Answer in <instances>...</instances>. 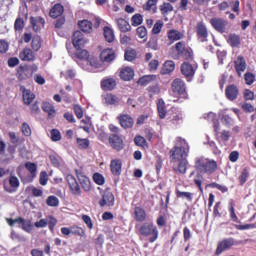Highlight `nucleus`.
Segmentation results:
<instances>
[{"label": "nucleus", "mask_w": 256, "mask_h": 256, "mask_svg": "<svg viewBox=\"0 0 256 256\" xmlns=\"http://www.w3.org/2000/svg\"><path fill=\"white\" fill-rule=\"evenodd\" d=\"M74 56L80 61H89V51L83 48H76Z\"/></svg>", "instance_id": "c9c22d12"}, {"label": "nucleus", "mask_w": 256, "mask_h": 256, "mask_svg": "<svg viewBox=\"0 0 256 256\" xmlns=\"http://www.w3.org/2000/svg\"><path fill=\"white\" fill-rule=\"evenodd\" d=\"M176 197L178 199H187V201H193V193L191 192H181L180 190H176Z\"/></svg>", "instance_id": "864d4df0"}, {"label": "nucleus", "mask_w": 256, "mask_h": 256, "mask_svg": "<svg viewBox=\"0 0 256 256\" xmlns=\"http://www.w3.org/2000/svg\"><path fill=\"white\" fill-rule=\"evenodd\" d=\"M60 77L66 79V80L75 79V70L69 69L66 71H62L60 73Z\"/></svg>", "instance_id": "bf43d9fd"}, {"label": "nucleus", "mask_w": 256, "mask_h": 256, "mask_svg": "<svg viewBox=\"0 0 256 256\" xmlns=\"http://www.w3.org/2000/svg\"><path fill=\"white\" fill-rule=\"evenodd\" d=\"M57 218L53 217L52 215H49L46 219H40L39 221H36L34 223V227H36V229H45V227H47L48 225V229L49 231H51L52 233H55V227L57 226Z\"/></svg>", "instance_id": "0eeeda50"}, {"label": "nucleus", "mask_w": 256, "mask_h": 256, "mask_svg": "<svg viewBox=\"0 0 256 256\" xmlns=\"http://www.w3.org/2000/svg\"><path fill=\"white\" fill-rule=\"evenodd\" d=\"M134 219L137 223H145L147 221V212L141 206L134 207Z\"/></svg>", "instance_id": "4be33fe9"}, {"label": "nucleus", "mask_w": 256, "mask_h": 256, "mask_svg": "<svg viewBox=\"0 0 256 256\" xmlns=\"http://www.w3.org/2000/svg\"><path fill=\"white\" fill-rule=\"evenodd\" d=\"M162 29H163V21L162 20L156 21V23L154 24V26L152 28L153 35H159V33H161Z\"/></svg>", "instance_id": "e2e57ef3"}, {"label": "nucleus", "mask_w": 256, "mask_h": 256, "mask_svg": "<svg viewBox=\"0 0 256 256\" xmlns=\"http://www.w3.org/2000/svg\"><path fill=\"white\" fill-rule=\"evenodd\" d=\"M184 37L185 35L177 29H171L167 32V38L170 41V45H173V43L177 41H181Z\"/></svg>", "instance_id": "5701e85b"}, {"label": "nucleus", "mask_w": 256, "mask_h": 256, "mask_svg": "<svg viewBox=\"0 0 256 256\" xmlns=\"http://www.w3.org/2000/svg\"><path fill=\"white\" fill-rule=\"evenodd\" d=\"M225 96L228 101H235L239 97V87L235 84H230L225 89Z\"/></svg>", "instance_id": "6ab92c4d"}, {"label": "nucleus", "mask_w": 256, "mask_h": 256, "mask_svg": "<svg viewBox=\"0 0 256 256\" xmlns=\"http://www.w3.org/2000/svg\"><path fill=\"white\" fill-rule=\"evenodd\" d=\"M122 168H123V161H121V159L111 160L110 171L112 175H114L115 177H119V175H121Z\"/></svg>", "instance_id": "412c9836"}, {"label": "nucleus", "mask_w": 256, "mask_h": 256, "mask_svg": "<svg viewBox=\"0 0 256 256\" xmlns=\"http://www.w3.org/2000/svg\"><path fill=\"white\" fill-rule=\"evenodd\" d=\"M207 187H212V189H218V191H221V193H227V191H229V188L216 182L207 184Z\"/></svg>", "instance_id": "052dcab7"}, {"label": "nucleus", "mask_w": 256, "mask_h": 256, "mask_svg": "<svg viewBox=\"0 0 256 256\" xmlns=\"http://www.w3.org/2000/svg\"><path fill=\"white\" fill-rule=\"evenodd\" d=\"M66 181L68 183L71 194L74 195V197H81V186L79 185V182H77L75 176L68 174L66 176Z\"/></svg>", "instance_id": "9b49d317"}, {"label": "nucleus", "mask_w": 256, "mask_h": 256, "mask_svg": "<svg viewBox=\"0 0 256 256\" xmlns=\"http://www.w3.org/2000/svg\"><path fill=\"white\" fill-rule=\"evenodd\" d=\"M100 59L103 63H111V61H115V50L111 48L104 49L100 54Z\"/></svg>", "instance_id": "393cba45"}, {"label": "nucleus", "mask_w": 256, "mask_h": 256, "mask_svg": "<svg viewBox=\"0 0 256 256\" xmlns=\"http://www.w3.org/2000/svg\"><path fill=\"white\" fill-rule=\"evenodd\" d=\"M104 39L107 41V43H113L115 41V32L111 27L105 26L104 29Z\"/></svg>", "instance_id": "e433bc0d"}, {"label": "nucleus", "mask_w": 256, "mask_h": 256, "mask_svg": "<svg viewBox=\"0 0 256 256\" xmlns=\"http://www.w3.org/2000/svg\"><path fill=\"white\" fill-rule=\"evenodd\" d=\"M19 224L22 225L23 231L26 233H31L33 231V224L31 220H27L25 218L19 217Z\"/></svg>", "instance_id": "4c0bfd02"}, {"label": "nucleus", "mask_w": 256, "mask_h": 256, "mask_svg": "<svg viewBox=\"0 0 256 256\" xmlns=\"http://www.w3.org/2000/svg\"><path fill=\"white\" fill-rule=\"evenodd\" d=\"M135 77V71L132 68L126 67L120 71V79L122 81H131Z\"/></svg>", "instance_id": "473e14b6"}, {"label": "nucleus", "mask_w": 256, "mask_h": 256, "mask_svg": "<svg viewBox=\"0 0 256 256\" xmlns=\"http://www.w3.org/2000/svg\"><path fill=\"white\" fill-rule=\"evenodd\" d=\"M187 153H189V146H175L170 150L171 162L175 163L177 161H184L185 157H187Z\"/></svg>", "instance_id": "423d86ee"}, {"label": "nucleus", "mask_w": 256, "mask_h": 256, "mask_svg": "<svg viewBox=\"0 0 256 256\" xmlns=\"http://www.w3.org/2000/svg\"><path fill=\"white\" fill-rule=\"evenodd\" d=\"M46 205H48V207H59V198L55 195L48 196L46 199Z\"/></svg>", "instance_id": "5fc2aeb1"}, {"label": "nucleus", "mask_w": 256, "mask_h": 256, "mask_svg": "<svg viewBox=\"0 0 256 256\" xmlns=\"http://www.w3.org/2000/svg\"><path fill=\"white\" fill-rule=\"evenodd\" d=\"M30 23L36 33L41 31V27H45V19L42 17H30Z\"/></svg>", "instance_id": "7c9ffc66"}, {"label": "nucleus", "mask_w": 256, "mask_h": 256, "mask_svg": "<svg viewBox=\"0 0 256 256\" xmlns=\"http://www.w3.org/2000/svg\"><path fill=\"white\" fill-rule=\"evenodd\" d=\"M159 0H147V2L143 5L144 11H152L153 13H157V3Z\"/></svg>", "instance_id": "ea45409f"}, {"label": "nucleus", "mask_w": 256, "mask_h": 256, "mask_svg": "<svg viewBox=\"0 0 256 256\" xmlns=\"http://www.w3.org/2000/svg\"><path fill=\"white\" fill-rule=\"evenodd\" d=\"M157 79V75H146L141 77L138 80L139 85H149V83H151V81H155Z\"/></svg>", "instance_id": "09e8293b"}, {"label": "nucleus", "mask_w": 256, "mask_h": 256, "mask_svg": "<svg viewBox=\"0 0 256 256\" xmlns=\"http://www.w3.org/2000/svg\"><path fill=\"white\" fill-rule=\"evenodd\" d=\"M196 37L200 43H206L209 39V30L207 29V25L204 24L203 21H200L196 24Z\"/></svg>", "instance_id": "1a4fd4ad"}, {"label": "nucleus", "mask_w": 256, "mask_h": 256, "mask_svg": "<svg viewBox=\"0 0 256 256\" xmlns=\"http://www.w3.org/2000/svg\"><path fill=\"white\" fill-rule=\"evenodd\" d=\"M249 175H250L249 167L243 168V170L241 171V174L238 177L239 185L241 187H243V185H245V183H247V179H249Z\"/></svg>", "instance_id": "58836bf2"}, {"label": "nucleus", "mask_w": 256, "mask_h": 256, "mask_svg": "<svg viewBox=\"0 0 256 256\" xmlns=\"http://www.w3.org/2000/svg\"><path fill=\"white\" fill-rule=\"evenodd\" d=\"M9 186H7L6 184H4V189L7 193H15V191H17V189H19V178H17V176H10L9 177Z\"/></svg>", "instance_id": "a878e982"}, {"label": "nucleus", "mask_w": 256, "mask_h": 256, "mask_svg": "<svg viewBox=\"0 0 256 256\" xmlns=\"http://www.w3.org/2000/svg\"><path fill=\"white\" fill-rule=\"evenodd\" d=\"M117 27L121 33H129L131 31V24L124 18L116 19Z\"/></svg>", "instance_id": "2f4dec72"}, {"label": "nucleus", "mask_w": 256, "mask_h": 256, "mask_svg": "<svg viewBox=\"0 0 256 256\" xmlns=\"http://www.w3.org/2000/svg\"><path fill=\"white\" fill-rule=\"evenodd\" d=\"M143 23V15L135 14L131 17V25L132 27H139Z\"/></svg>", "instance_id": "4d7b16f0"}, {"label": "nucleus", "mask_w": 256, "mask_h": 256, "mask_svg": "<svg viewBox=\"0 0 256 256\" xmlns=\"http://www.w3.org/2000/svg\"><path fill=\"white\" fill-rule=\"evenodd\" d=\"M180 71L187 81H191L197 73V64L184 62L180 66Z\"/></svg>", "instance_id": "6e6552de"}, {"label": "nucleus", "mask_w": 256, "mask_h": 256, "mask_svg": "<svg viewBox=\"0 0 256 256\" xmlns=\"http://www.w3.org/2000/svg\"><path fill=\"white\" fill-rule=\"evenodd\" d=\"M175 71V62L167 60L161 70L162 75H171Z\"/></svg>", "instance_id": "72a5a7b5"}, {"label": "nucleus", "mask_w": 256, "mask_h": 256, "mask_svg": "<svg viewBox=\"0 0 256 256\" xmlns=\"http://www.w3.org/2000/svg\"><path fill=\"white\" fill-rule=\"evenodd\" d=\"M72 45L75 49H83L87 45V39L83 36V32L77 30L73 33Z\"/></svg>", "instance_id": "dca6fc26"}, {"label": "nucleus", "mask_w": 256, "mask_h": 256, "mask_svg": "<svg viewBox=\"0 0 256 256\" xmlns=\"http://www.w3.org/2000/svg\"><path fill=\"white\" fill-rule=\"evenodd\" d=\"M19 57L21 61H28V62L35 61L36 59L35 52L31 48H24L20 52Z\"/></svg>", "instance_id": "bb28decb"}, {"label": "nucleus", "mask_w": 256, "mask_h": 256, "mask_svg": "<svg viewBox=\"0 0 256 256\" xmlns=\"http://www.w3.org/2000/svg\"><path fill=\"white\" fill-rule=\"evenodd\" d=\"M93 181L96 185H105V177L100 173H95L93 175Z\"/></svg>", "instance_id": "69168bd1"}, {"label": "nucleus", "mask_w": 256, "mask_h": 256, "mask_svg": "<svg viewBox=\"0 0 256 256\" xmlns=\"http://www.w3.org/2000/svg\"><path fill=\"white\" fill-rule=\"evenodd\" d=\"M234 68L239 77H241V73L245 72V69H247V62L245 61V57L238 56L237 60L234 61Z\"/></svg>", "instance_id": "b1692460"}, {"label": "nucleus", "mask_w": 256, "mask_h": 256, "mask_svg": "<svg viewBox=\"0 0 256 256\" xmlns=\"http://www.w3.org/2000/svg\"><path fill=\"white\" fill-rule=\"evenodd\" d=\"M157 109L160 119H165L167 115V110L165 109V101H163V99L158 100Z\"/></svg>", "instance_id": "de8ad7c7"}, {"label": "nucleus", "mask_w": 256, "mask_h": 256, "mask_svg": "<svg viewBox=\"0 0 256 256\" xmlns=\"http://www.w3.org/2000/svg\"><path fill=\"white\" fill-rule=\"evenodd\" d=\"M60 231L62 235H64V237H69V235H77L78 237H85V229L77 225H73L70 227H62Z\"/></svg>", "instance_id": "ddd939ff"}, {"label": "nucleus", "mask_w": 256, "mask_h": 256, "mask_svg": "<svg viewBox=\"0 0 256 256\" xmlns=\"http://www.w3.org/2000/svg\"><path fill=\"white\" fill-rule=\"evenodd\" d=\"M171 89L174 95H178L181 99H189L187 94V85L181 78H175L171 84Z\"/></svg>", "instance_id": "20e7f679"}, {"label": "nucleus", "mask_w": 256, "mask_h": 256, "mask_svg": "<svg viewBox=\"0 0 256 256\" xmlns=\"http://www.w3.org/2000/svg\"><path fill=\"white\" fill-rule=\"evenodd\" d=\"M173 171L185 175L187 173V160H180L178 167L173 166Z\"/></svg>", "instance_id": "c03bdc74"}, {"label": "nucleus", "mask_w": 256, "mask_h": 256, "mask_svg": "<svg viewBox=\"0 0 256 256\" xmlns=\"http://www.w3.org/2000/svg\"><path fill=\"white\" fill-rule=\"evenodd\" d=\"M117 121L122 129H132L133 125H135V120L129 114H120L117 117Z\"/></svg>", "instance_id": "f3484780"}, {"label": "nucleus", "mask_w": 256, "mask_h": 256, "mask_svg": "<svg viewBox=\"0 0 256 256\" xmlns=\"http://www.w3.org/2000/svg\"><path fill=\"white\" fill-rule=\"evenodd\" d=\"M20 91L22 92V99L24 105H31L33 101H35V95L31 90L25 88V86H20Z\"/></svg>", "instance_id": "aec40b11"}, {"label": "nucleus", "mask_w": 256, "mask_h": 256, "mask_svg": "<svg viewBox=\"0 0 256 256\" xmlns=\"http://www.w3.org/2000/svg\"><path fill=\"white\" fill-rule=\"evenodd\" d=\"M228 43L232 47H239L241 45V36L233 33L228 36Z\"/></svg>", "instance_id": "79ce46f5"}, {"label": "nucleus", "mask_w": 256, "mask_h": 256, "mask_svg": "<svg viewBox=\"0 0 256 256\" xmlns=\"http://www.w3.org/2000/svg\"><path fill=\"white\" fill-rule=\"evenodd\" d=\"M173 49H175L178 57H182L186 61H193V49L185 43V41L177 42Z\"/></svg>", "instance_id": "7ed1b4c3"}, {"label": "nucleus", "mask_w": 256, "mask_h": 256, "mask_svg": "<svg viewBox=\"0 0 256 256\" xmlns=\"http://www.w3.org/2000/svg\"><path fill=\"white\" fill-rule=\"evenodd\" d=\"M136 35L139 37V39L147 41V28L145 26H139L136 29Z\"/></svg>", "instance_id": "13d9d810"}, {"label": "nucleus", "mask_w": 256, "mask_h": 256, "mask_svg": "<svg viewBox=\"0 0 256 256\" xmlns=\"http://www.w3.org/2000/svg\"><path fill=\"white\" fill-rule=\"evenodd\" d=\"M9 51V42L6 40H0V54L5 55Z\"/></svg>", "instance_id": "338daca9"}, {"label": "nucleus", "mask_w": 256, "mask_h": 256, "mask_svg": "<svg viewBox=\"0 0 256 256\" xmlns=\"http://www.w3.org/2000/svg\"><path fill=\"white\" fill-rule=\"evenodd\" d=\"M65 12V8L60 4H55L49 12V15L52 19H57V17H61L63 13Z\"/></svg>", "instance_id": "c756f323"}, {"label": "nucleus", "mask_w": 256, "mask_h": 256, "mask_svg": "<svg viewBox=\"0 0 256 256\" xmlns=\"http://www.w3.org/2000/svg\"><path fill=\"white\" fill-rule=\"evenodd\" d=\"M78 181L83 191H85L86 193H89V191H91L92 187H91V180L89 179V177L79 174Z\"/></svg>", "instance_id": "cd10ccee"}, {"label": "nucleus", "mask_w": 256, "mask_h": 256, "mask_svg": "<svg viewBox=\"0 0 256 256\" xmlns=\"http://www.w3.org/2000/svg\"><path fill=\"white\" fill-rule=\"evenodd\" d=\"M160 11L162 15H169L173 11V5L169 2H164L160 5Z\"/></svg>", "instance_id": "603ef678"}, {"label": "nucleus", "mask_w": 256, "mask_h": 256, "mask_svg": "<svg viewBox=\"0 0 256 256\" xmlns=\"http://www.w3.org/2000/svg\"><path fill=\"white\" fill-rule=\"evenodd\" d=\"M37 65H20L17 69V79L18 81H27V79H31L33 77V73L37 71Z\"/></svg>", "instance_id": "39448f33"}, {"label": "nucleus", "mask_w": 256, "mask_h": 256, "mask_svg": "<svg viewBox=\"0 0 256 256\" xmlns=\"http://www.w3.org/2000/svg\"><path fill=\"white\" fill-rule=\"evenodd\" d=\"M25 167L31 173L32 177H35L37 173V164L33 162H26Z\"/></svg>", "instance_id": "680f3d73"}, {"label": "nucleus", "mask_w": 256, "mask_h": 256, "mask_svg": "<svg viewBox=\"0 0 256 256\" xmlns=\"http://www.w3.org/2000/svg\"><path fill=\"white\" fill-rule=\"evenodd\" d=\"M235 245V238H226L220 241L217 245L215 255L219 256L221 253H224V251H228V249H231Z\"/></svg>", "instance_id": "2eb2a0df"}, {"label": "nucleus", "mask_w": 256, "mask_h": 256, "mask_svg": "<svg viewBox=\"0 0 256 256\" xmlns=\"http://www.w3.org/2000/svg\"><path fill=\"white\" fill-rule=\"evenodd\" d=\"M42 111L47 113L48 119H54L55 115H57V111L55 110V106L49 102L42 103Z\"/></svg>", "instance_id": "c85d7f7f"}, {"label": "nucleus", "mask_w": 256, "mask_h": 256, "mask_svg": "<svg viewBox=\"0 0 256 256\" xmlns=\"http://www.w3.org/2000/svg\"><path fill=\"white\" fill-rule=\"evenodd\" d=\"M108 142L114 151H123V149H125V142L119 134H111L108 138Z\"/></svg>", "instance_id": "f8f14e48"}, {"label": "nucleus", "mask_w": 256, "mask_h": 256, "mask_svg": "<svg viewBox=\"0 0 256 256\" xmlns=\"http://www.w3.org/2000/svg\"><path fill=\"white\" fill-rule=\"evenodd\" d=\"M98 204L100 207H113L115 205V195L109 189L104 190Z\"/></svg>", "instance_id": "9d476101"}, {"label": "nucleus", "mask_w": 256, "mask_h": 256, "mask_svg": "<svg viewBox=\"0 0 256 256\" xmlns=\"http://www.w3.org/2000/svg\"><path fill=\"white\" fill-rule=\"evenodd\" d=\"M229 22L223 18L214 17L210 19V25L217 31L218 33H225L227 31V25Z\"/></svg>", "instance_id": "4468645a"}, {"label": "nucleus", "mask_w": 256, "mask_h": 256, "mask_svg": "<svg viewBox=\"0 0 256 256\" xmlns=\"http://www.w3.org/2000/svg\"><path fill=\"white\" fill-rule=\"evenodd\" d=\"M124 59L126 61H135L137 59V51L135 49H128L125 51Z\"/></svg>", "instance_id": "8fccbe9b"}, {"label": "nucleus", "mask_w": 256, "mask_h": 256, "mask_svg": "<svg viewBox=\"0 0 256 256\" xmlns=\"http://www.w3.org/2000/svg\"><path fill=\"white\" fill-rule=\"evenodd\" d=\"M25 28V21L23 18H17L14 23V29L15 31H23Z\"/></svg>", "instance_id": "0e129e2a"}, {"label": "nucleus", "mask_w": 256, "mask_h": 256, "mask_svg": "<svg viewBox=\"0 0 256 256\" xmlns=\"http://www.w3.org/2000/svg\"><path fill=\"white\" fill-rule=\"evenodd\" d=\"M194 167L197 171V175L194 178V184L198 187L199 191L203 193V175H213V173L219 169V164L213 159L200 156L195 159Z\"/></svg>", "instance_id": "f257e3e1"}, {"label": "nucleus", "mask_w": 256, "mask_h": 256, "mask_svg": "<svg viewBox=\"0 0 256 256\" xmlns=\"http://www.w3.org/2000/svg\"><path fill=\"white\" fill-rule=\"evenodd\" d=\"M138 232L142 237H149V243H155L159 239V229L153 222H144Z\"/></svg>", "instance_id": "f03ea898"}, {"label": "nucleus", "mask_w": 256, "mask_h": 256, "mask_svg": "<svg viewBox=\"0 0 256 256\" xmlns=\"http://www.w3.org/2000/svg\"><path fill=\"white\" fill-rule=\"evenodd\" d=\"M168 121L172 125H181V123H183V116L181 113L175 112L168 118Z\"/></svg>", "instance_id": "a18cd8bd"}, {"label": "nucleus", "mask_w": 256, "mask_h": 256, "mask_svg": "<svg viewBox=\"0 0 256 256\" xmlns=\"http://www.w3.org/2000/svg\"><path fill=\"white\" fill-rule=\"evenodd\" d=\"M244 80L246 85H253L255 82V75H253L251 72H248L244 75Z\"/></svg>", "instance_id": "774afa93"}, {"label": "nucleus", "mask_w": 256, "mask_h": 256, "mask_svg": "<svg viewBox=\"0 0 256 256\" xmlns=\"http://www.w3.org/2000/svg\"><path fill=\"white\" fill-rule=\"evenodd\" d=\"M78 27L83 31V33H91V31H93V23L89 20L79 21Z\"/></svg>", "instance_id": "f704fd0d"}, {"label": "nucleus", "mask_w": 256, "mask_h": 256, "mask_svg": "<svg viewBox=\"0 0 256 256\" xmlns=\"http://www.w3.org/2000/svg\"><path fill=\"white\" fill-rule=\"evenodd\" d=\"M41 36H34L32 38V42H31V47H32V51H39V49H41Z\"/></svg>", "instance_id": "3c124183"}, {"label": "nucleus", "mask_w": 256, "mask_h": 256, "mask_svg": "<svg viewBox=\"0 0 256 256\" xmlns=\"http://www.w3.org/2000/svg\"><path fill=\"white\" fill-rule=\"evenodd\" d=\"M134 143L137 147H141L142 149H149V143H147V140L145 139V137L141 135L135 136Z\"/></svg>", "instance_id": "a19ab883"}, {"label": "nucleus", "mask_w": 256, "mask_h": 256, "mask_svg": "<svg viewBox=\"0 0 256 256\" xmlns=\"http://www.w3.org/2000/svg\"><path fill=\"white\" fill-rule=\"evenodd\" d=\"M76 143L79 149H89V145H91V142L87 138H77Z\"/></svg>", "instance_id": "6e6d98bb"}, {"label": "nucleus", "mask_w": 256, "mask_h": 256, "mask_svg": "<svg viewBox=\"0 0 256 256\" xmlns=\"http://www.w3.org/2000/svg\"><path fill=\"white\" fill-rule=\"evenodd\" d=\"M102 91H113L117 87V80L113 77H105L100 82Z\"/></svg>", "instance_id": "a211bd4d"}, {"label": "nucleus", "mask_w": 256, "mask_h": 256, "mask_svg": "<svg viewBox=\"0 0 256 256\" xmlns=\"http://www.w3.org/2000/svg\"><path fill=\"white\" fill-rule=\"evenodd\" d=\"M104 101L106 105H117V103H119V97L113 93H107L104 96Z\"/></svg>", "instance_id": "37998d69"}, {"label": "nucleus", "mask_w": 256, "mask_h": 256, "mask_svg": "<svg viewBox=\"0 0 256 256\" xmlns=\"http://www.w3.org/2000/svg\"><path fill=\"white\" fill-rule=\"evenodd\" d=\"M229 213L230 219L233 221V223H241V221H239V217L235 213V202H233V200L229 202Z\"/></svg>", "instance_id": "49530a36"}]
</instances>
